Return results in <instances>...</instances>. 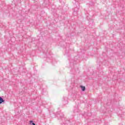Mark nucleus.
I'll use <instances>...</instances> for the list:
<instances>
[{
  "mask_svg": "<svg viewBox=\"0 0 125 125\" xmlns=\"http://www.w3.org/2000/svg\"><path fill=\"white\" fill-rule=\"evenodd\" d=\"M85 15L87 20H88L89 22L90 21H92V22H93V20H91V16L89 15V14H88V13H86L85 14Z\"/></svg>",
  "mask_w": 125,
  "mask_h": 125,
  "instance_id": "obj_2",
  "label": "nucleus"
},
{
  "mask_svg": "<svg viewBox=\"0 0 125 125\" xmlns=\"http://www.w3.org/2000/svg\"><path fill=\"white\" fill-rule=\"evenodd\" d=\"M76 1H77V2L79 1V0H76Z\"/></svg>",
  "mask_w": 125,
  "mask_h": 125,
  "instance_id": "obj_12",
  "label": "nucleus"
},
{
  "mask_svg": "<svg viewBox=\"0 0 125 125\" xmlns=\"http://www.w3.org/2000/svg\"><path fill=\"white\" fill-rule=\"evenodd\" d=\"M65 53H68V52L67 51V50L65 51Z\"/></svg>",
  "mask_w": 125,
  "mask_h": 125,
  "instance_id": "obj_11",
  "label": "nucleus"
},
{
  "mask_svg": "<svg viewBox=\"0 0 125 125\" xmlns=\"http://www.w3.org/2000/svg\"><path fill=\"white\" fill-rule=\"evenodd\" d=\"M56 116L58 117L59 120H64V114L61 111H57L56 113Z\"/></svg>",
  "mask_w": 125,
  "mask_h": 125,
  "instance_id": "obj_1",
  "label": "nucleus"
},
{
  "mask_svg": "<svg viewBox=\"0 0 125 125\" xmlns=\"http://www.w3.org/2000/svg\"><path fill=\"white\" fill-rule=\"evenodd\" d=\"M29 124H30V125H36V124H35L34 123V121L32 120L29 121Z\"/></svg>",
  "mask_w": 125,
  "mask_h": 125,
  "instance_id": "obj_7",
  "label": "nucleus"
},
{
  "mask_svg": "<svg viewBox=\"0 0 125 125\" xmlns=\"http://www.w3.org/2000/svg\"><path fill=\"white\" fill-rule=\"evenodd\" d=\"M44 3H45V4H48V3H49V0H45Z\"/></svg>",
  "mask_w": 125,
  "mask_h": 125,
  "instance_id": "obj_10",
  "label": "nucleus"
},
{
  "mask_svg": "<svg viewBox=\"0 0 125 125\" xmlns=\"http://www.w3.org/2000/svg\"><path fill=\"white\" fill-rule=\"evenodd\" d=\"M73 112L74 113H78L79 112V109L77 107H75Z\"/></svg>",
  "mask_w": 125,
  "mask_h": 125,
  "instance_id": "obj_6",
  "label": "nucleus"
},
{
  "mask_svg": "<svg viewBox=\"0 0 125 125\" xmlns=\"http://www.w3.org/2000/svg\"><path fill=\"white\" fill-rule=\"evenodd\" d=\"M45 54L47 58H49V56H50V54H49V53L47 52L45 53Z\"/></svg>",
  "mask_w": 125,
  "mask_h": 125,
  "instance_id": "obj_9",
  "label": "nucleus"
},
{
  "mask_svg": "<svg viewBox=\"0 0 125 125\" xmlns=\"http://www.w3.org/2000/svg\"><path fill=\"white\" fill-rule=\"evenodd\" d=\"M79 72V68L78 67H76V68H73L71 70V74L73 75H76L77 74V72Z\"/></svg>",
  "mask_w": 125,
  "mask_h": 125,
  "instance_id": "obj_3",
  "label": "nucleus"
},
{
  "mask_svg": "<svg viewBox=\"0 0 125 125\" xmlns=\"http://www.w3.org/2000/svg\"><path fill=\"white\" fill-rule=\"evenodd\" d=\"M73 14H74L75 15H77V14H78V11L76 10V9H75L74 12H73Z\"/></svg>",
  "mask_w": 125,
  "mask_h": 125,
  "instance_id": "obj_8",
  "label": "nucleus"
},
{
  "mask_svg": "<svg viewBox=\"0 0 125 125\" xmlns=\"http://www.w3.org/2000/svg\"><path fill=\"white\" fill-rule=\"evenodd\" d=\"M80 87L82 91H85V86L81 85Z\"/></svg>",
  "mask_w": 125,
  "mask_h": 125,
  "instance_id": "obj_5",
  "label": "nucleus"
},
{
  "mask_svg": "<svg viewBox=\"0 0 125 125\" xmlns=\"http://www.w3.org/2000/svg\"><path fill=\"white\" fill-rule=\"evenodd\" d=\"M4 102L5 101L3 98H2L1 97H0V104H4Z\"/></svg>",
  "mask_w": 125,
  "mask_h": 125,
  "instance_id": "obj_4",
  "label": "nucleus"
}]
</instances>
